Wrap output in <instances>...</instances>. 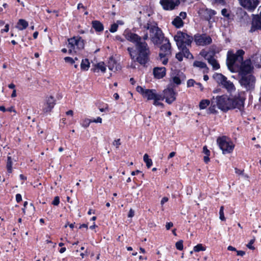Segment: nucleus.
Segmentation results:
<instances>
[{
    "instance_id": "23",
    "label": "nucleus",
    "mask_w": 261,
    "mask_h": 261,
    "mask_svg": "<svg viewBox=\"0 0 261 261\" xmlns=\"http://www.w3.org/2000/svg\"><path fill=\"white\" fill-rule=\"evenodd\" d=\"M29 25L28 22L23 19H20L18 20L17 25L16 28L19 30H23L25 29Z\"/></svg>"
},
{
    "instance_id": "60",
    "label": "nucleus",
    "mask_w": 261,
    "mask_h": 261,
    "mask_svg": "<svg viewBox=\"0 0 261 261\" xmlns=\"http://www.w3.org/2000/svg\"><path fill=\"white\" fill-rule=\"evenodd\" d=\"M215 2L217 3H219L220 4H224V0H213Z\"/></svg>"
},
{
    "instance_id": "4",
    "label": "nucleus",
    "mask_w": 261,
    "mask_h": 261,
    "mask_svg": "<svg viewBox=\"0 0 261 261\" xmlns=\"http://www.w3.org/2000/svg\"><path fill=\"white\" fill-rule=\"evenodd\" d=\"M141 27L144 31H149L150 39L154 44L161 43L163 34L156 22L149 20L146 23L141 25Z\"/></svg>"
},
{
    "instance_id": "10",
    "label": "nucleus",
    "mask_w": 261,
    "mask_h": 261,
    "mask_svg": "<svg viewBox=\"0 0 261 261\" xmlns=\"http://www.w3.org/2000/svg\"><path fill=\"white\" fill-rule=\"evenodd\" d=\"M194 41L198 45L204 46L211 44L212 39L206 34H196L194 36Z\"/></svg>"
},
{
    "instance_id": "8",
    "label": "nucleus",
    "mask_w": 261,
    "mask_h": 261,
    "mask_svg": "<svg viewBox=\"0 0 261 261\" xmlns=\"http://www.w3.org/2000/svg\"><path fill=\"white\" fill-rule=\"evenodd\" d=\"M178 48L190 45L193 41V37L181 32H178L174 37Z\"/></svg>"
},
{
    "instance_id": "61",
    "label": "nucleus",
    "mask_w": 261,
    "mask_h": 261,
    "mask_svg": "<svg viewBox=\"0 0 261 261\" xmlns=\"http://www.w3.org/2000/svg\"><path fill=\"white\" fill-rule=\"evenodd\" d=\"M235 172L238 174H242L243 173V171L239 170L238 169H237V168L235 169Z\"/></svg>"
},
{
    "instance_id": "29",
    "label": "nucleus",
    "mask_w": 261,
    "mask_h": 261,
    "mask_svg": "<svg viewBox=\"0 0 261 261\" xmlns=\"http://www.w3.org/2000/svg\"><path fill=\"white\" fill-rule=\"evenodd\" d=\"M90 67V62L87 59H83L81 64V68L82 70L87 71Z\"/></svg>"
},
{
    "instance_id": "58",
    "label": "nucleus",
    "mask_w": 261,
    "mask_h": 261,
    "mask_svg": "<svg viewBox=\"0 0 261 261\" xmlns=\"http://www.w3.org/2000/svg\"><path fill=\"white\" fill-rule=\"evenodd\" d=\"M227 249L229 251H237L236 249L232 246H229L227 247Z\"/></svg>"
},
{
    "instance_id": "3",
    "label": "nucleus",
    "mask_w": 261,
    "mask_h": 261,
    "mask_svg": "<svg viewBox=\"0 0 261 261\" xmlns=\"http://www.w3.org/2000/svg\"><path fill=\"white\" fill-rule=\"evenodd\" d=\"M216 103L218 108L223 111L236 108L242 110L244 99L240 96L229 98L227 95H222L216 97Z\"/></svg>"
},
{
    "instance_id": "9",
    "label": "nucleus",
    "mask_w": 261,
    "mask_h": 261,
    "mask_svg": "<svg viewBox=\"0 0 261 261\" xmlns=\"http://www.w3.org/2000/svg\"><path fill=\"white\" fill-rule=\"evenodd\" d=\"M239 80L241 86L247 90H252L254 88L255 78L252 74L242 75Z\"/></svg>"
},
{
    "instance_id": "39",
    "label": "nucleus",
    "mask_w": 261,
    "mask_h": 261,
    "mask_svg": "<svg viewBox=\"0 0 261 261\" xmlns=\"http://www.w3.org/2000/svg\"><path fill=\"white\" fill-rule=\"evenodd\" d=\"M65 62L73 64L74 63V60L71 57H66L64 58Z\"/></svg>"
},
{
    "instance_id": "1",
    "label": "nucleus",
    "mask_w": 261,
    "mask_h": 261,
    "mask_svg": "<svg viewBox=\"0 0 261 261\" xmlns=\"http://www.w3.org/2000/svg\"><path fill=\"white\" fill-rule=\"evenodd\" d=\"M123 35L126 40L136 44V49L132 47L127 48L132 60L134 62H138L141 65L145 64L148 61L150 54L149 47L145 41L148 38L147 33H145L141 38L137 34L126 30L124 31Z\"/></svg>"
},
{
    "instance_id": "12",
    "label": "nucleus",
    "mask_w": 261,
    "mask_h": 261,
    "mask_svg": "<svg viewBox=\"0 0 261 261\" xmlns=\"http://www.w3.org/2000/svg\"><path fill=\"white\" fill-rule=\"evenodd\" d=\"M201 55L207 61L208 63L212 66L215 70H218L220 66L217 60L214 57V54H210L206 51H202Z\"/></svg>"
},
{
    "instance_id": "41",
    "label": "nucleus",
    "mask_w": 261,
    "mask_h": 261,
    "mask_svg": "<svg viewBox=\"0 0 261 261\" xmlns=\"http://www.w3.org/2000/svg\"><path fill=\"white\" fill-rule=\"evenodd\" d=\"M196 83L195 82V81L194 80H193V79L189 80L187 81V86L188 87H193L194 86L195 84L196 85Z\"/></svg>"
},
{
    "instance_id": "35",
    "label": "nucleus",
    "mask_w": 261,
    "mask_h": 261,
    "mask_svg": "<svg viewBox=\"0 0 261 261\" xmlns=\"http://www.w3.org/2000/svg\"><path fill=\"white\" fill-rule=\"evenodd\" d=\"M91 123H92L91 119L85 118L83 120L81 125L83 127L87 128L89 126Z\"/></svg>"
},
{
    "instance_id": "50",
    "label": "nucleus",
    "mask_w": 261,
    "mask_h": 261,
    "mask_svg": "<svg viewBox=\"0 0 261 261\" xmlns=\"http://www.w3.org/2000/svg\"><path fill=\"white\" fill-rule=\"evenodd\" d=\"M187 16V14L186 12H180V14H179V16H178V17H180L181 18V20L182 19H184L186 18Z\"/></svg>"
},
{
    "instance_id": "51",
    "label": "nucleus",
    "mask_w": 261,
    "mask_h": 261,
    "mask_svg": "<svg viewBox=\"0 0 261 261\" xmlns=\"http://www.w3.org/2000/svg\"><path fill=\"white\" fill-rule=\"evenodd\" d=\"M173 225L172 222H168L166 224V228L167 230H169L171 227H172Z\"/></svg>"
},
{
    "instance_id": "59",
    "label": "nucleus",
    "mask_w": 261,
    "mask_h": 261,
    "mask_svg": "<svg viewBox=\"0 0 261 261\" xmlns=\"http://www.w3.org/2000/svg\"><path fill=\"white\" fill-rule=\"evenodd\" d=\"M208 156L209 155H205V156H204L203 160L206 163H208L210 161V158H208Z\"/></svg>"
},
{
    "instance_id": "6",
    "label": "nucleus",
    "mask_w": 261,
    "mask_h": 261,
    "mask_svg": "<svg viewBox=\"0 0 261 261\" xmlns=\"http://www.w3.org/2000/svg\"><path fill=\"white\" fill-rule=\"evenodd\" d=\"M67 46L69 54H76L84 48V41L80 36L73 37L68 39Z\"/></svg>"
},
{
    "instance_id": "28",
    "label": "nucleus",
    "mask_w": 261,
    "mask_h": 261,
    "mask_svg": "<svg viewBox=\"0 0 261 261\" xmlns=\"http://www.w3.org/2000/svg\"><path fill=\"white\" fill-rule=\"evenodd\" d=\"M96 68L93 69L94 72H98L99 70L102 72H105L106 70V67L105 63L102 62H99L95 65Z\"/></svg>"
},
{
    "instance_id": "32",
    "label": "nucleus",
    "mask_w": 261,
    "mask_h": 261,
    "mask_svg": "<svg viewBox=\"0 0 261 261\" xmlns=\"http://www.w3.org/2000/svg\"><path fill=\"white\" fill-rule=\"evenodd\" d=\"M143 161L146 163V166L148 168H149L152 166V160L149 158V156L146 153L144 155Z\"/></svg>"
},
{
    "instance_id": "56",
    "label": "nucleus",
    "mask_w": 261,
    "mask_h": 261,
    "mask_svg": "<svg viewBox=\"0 0 261 261\" xmlns=\"http://www.w3.org/2000/svg\"><path fill=\"white\" fill-rule=\"evenodd\" d=\"M161 60H162L163 64L164 65H166L168 62V59L165 57L161 58Z\"/></svg>"
},
{
    "instance_id": "22",
    "label": "nucleus",
    "mask_w": 261,
    "mask_h": 261,
    "mask_svg": "<svg viewBox=\"0 0 261 261\" xmlns=\"http://www.w3.org/2000/svg\"><path fill=\"white\" fill-rule=\"evenodd\" d=\"M193 66L196 67L203 69V73H207L208 72L209 68L207 67L206 64L203 62L195 61L193 63Z\"/></svg>"
},
{
    "instance_id": "47",
    "label": "nucleus",
    "mask_w": 261,
    "mask_h": 261,
    "mask_svg": "<svg viewBox=\"0 0 261 261\" xmlns=\"http://www.w3.org/2000/svg\"><path fill=\"white\" fill-rule=\"evenodd\" d=\"M208 113L212 114L215 113L216 112V110L215 109V106H211L208 108Z\"/></svg>"
},
{
    "instance_id": "64",
    "label": "nucleus",
    "mask_w": 261,
    "mask_h": 261,
    "mask_svg": "<svg viewBox=\"0 0 261 261\" xmlns=\"http://www.w3.org/2000/svg\"><path fill=\"white\" fill-rule=\"evenodd\" d=\"M8 87L10 89H15V85L14 84H10L8 85Z\"/></svg>"
},
{
    "instance_id": "38",
    "label": "nucleus",
    "mask_w": 261,
    "mask_h": 261,
    "mask_svg": "<svg viewBox=\"0 0 261 261\" xmlns=\"http://www.w3.org/2000/svg\"><path fill=\"white\" fill-rule=\"evenodd\" d=\"M118 27V24L117 23H113L111 25L109 30L111 33H114L117 31Z\"/></svg>"
},
{
    "instance_id": "34",
    "label": "nucleus",
    "mask_w": 261,
    "mask_h": 261,
    "mask_svg": "<svg viewBox=\"0 0 261 261\" xmlns=\"http://www.w3.org/2000/svg\"><path fill=\"white\" fill-rule=\"evenodd\" d=\"M193 250L195 252H199L200 251H205V248L204 247H203L201 244H198L194 247Z\"/></svg>"
},
{
    "instance_id": "21",
    "label": "nucleus",
    "mask_w": 261,
    "mask_h": 261,
    "mask_svg": "<svg viewBox=\"0 0 261 261\" xmlns=\"http://www.w3.org/2000/svg\"><path fill=\"white\" fill-rule=\"evenodd\" d=\"M184 76L182 73H179L176 75H172L170 82L171 83L175 84L177 85H179L181 84V79H184Z\"/></svg>"
},
{
    "instance_id": "57",
    "label": "nucleus",
    "mask_w": 261,
    "mask_h": 261,
    "mask_svg": "<svg viewBox=\"0 0 261 261\" xmlns=\"http://www.w3.org/2000/svg\"><path fill=\"white\" fill-rule=\"evenodd\" d=\"M196 85L197 86L198 88H199L201 91H202L203 90V87L201 83H196Z\"/></svg>"
},
{
    "instance_id": "55",
    "label": "nucleus",
    "mask_w": 261,
    "mask_h": 261,
    "mask_svg": "<svg viewBox=\"0 0 261 261\" xmlns=\"http://www.w3.org/2000/svg\"><path fill=\"white\" fill-rule=\"evenodd\" d=\"M236 252L237 253V255H239V256H243L245 254V252L243 251H241V250L237 251V250Z\"/></svg>"
},
{
    "instance_id": "13",
    "label": "nucleus",
    "mask_w": 261,
    "mask_h": 261,
    "mask_svg": "<svg viewBox=\"0 0 261 261\" xmlns=\"http://www.w3.org/2000/svg\"><path fill=\"white\" fill-rule=\"evenodd\" d=\"M176 93L174 90L171 88L168 87L163 91L162 97L165 99L166 102L168 104L172 103L176 99Z\"/></svg>"
},
{
    "instance_id": "40",
    "label": "nucleus",
    "mask_w": 261,
    "mask_h": 261,
    "mask_svg": "<svg viewBox=\"0 0 261 261\" xmlns=\"http://www.w3.org/2000/svg\"><path fill=\"white\" fill-rule=\"evenodd\" d=\"M254 242H255V239H253L251 240L250 241L249 243L247 245V247L250 249L254 250V246H252V244L254 243Z\"/></svg>"
},
{
    "instance_id": "17",
    "label": "nucleus",
    "mask_w": 261,
    "mask_h": 261,
    "mask_svg": "<svg viewBox=\"0 0 261 261\" xmlns=\"http://www.w3.org/2000/svg\"><path fill=\"white\" fill-rule=\"evenodd\" d=\"M55 105V100L51 96L47 97L43 107V112L45 113L51 112Z\"/></svg>"
},
{
    "instance_id": "24",
    "label": "nucleus",
    "mask_w": 261,
    "mask_h": 261,
    "mask_svg": "<svg viewBox=\"0 0 261 261\" xmlns=\"http://www.w3.org/2000/svg\"><path fill=\"white\" fill-rule=\"evenodd\" d=\"M222 85L228 91L231 92L235 90V87L233 84L231 82L227 81V78Z\"/></svg>"
},
{
    "instance_id": "11",
    "label": "nucleus",
    "mask_w": 261,
    "mask_h": 261,
    "mask_svg": "<svg viewBox=\"0 0 261 261\" xmlns=\"http://www.w3.org/2000/svg\"><path fill=\"white\" fill-rule=\"evenodd\" d=\"M240 5L249 11H254L259 5V0H238Z\"/></svg>"
},
{
    "instance_id": "7",
    "label": "nucleus",
    "mask_w": 261,
    "mask_h": 261,
    "mask_svg": "<svg viewBox=\"0 0 261 261\" xmlns=\"http://www.w3.org/2000/svg\"><path fill=\"white\" fill-rule=\"evenodd\" d=\"M217 143L222 151L223 154H224L232 152L234 148V144L233 142L230 138L226 136L218 138L217 140Z\"/></svg>"
},
{
    "instance_id": "5",
    "label": "nucleus",
    "mask_w": 261,
    "mask_h": 261,
    "mask_svg": "<svg viewBox=\"0 0 261 261\" xmlns=\"http://www.w3.org/2000/svg\"><path fill=\"white\" fill-rule=\"evenodd\" d=\"M136 90L142 95L143 98H146L148 100H153V104L154 106L164 107L163 103L160 101L163 100L164 97H162V94L156 93L155 89H145L138 86L136 88Z\"/></svg>"
},
{
    "instance_id": "30",
    "label": "nucleus",
    "mask_w": 261,
    "mask_h": 261,
    "mask_svg": "<svg viewBox=\"0 0 261 261\" xmlns=\"http://www.w3.org/2000/svg\"><path fill=\"white\" fill-rule=\"evenodd\" d=\"M210 104V101L208 99H202L199 102V107L200 110H203L207 108Z\"/></svg>"
},
{
    "instance_id": "15",
    "label": "nucleus",
    "mask_w": 261,
    "mask_h": 261,
    "mask_svg": "<svg viewBox=\"0 0 261 261\" xmlns=\"http://www.w3.org/2000/svg\"><path fill=\"white\" fill-rule=\"evenodd\" d=\"M171 55V44L168 40L166 39L160 47L159 54L160 58L168 57Z\"/></svg>"
},
{
    "instance_id": "44",
    "label": "nucleus",
    "mask_w": 261,
    "mask_h": 261,
    "mask_svg": "<svg viewBox=\"0 0 261 261\" xmlns=\"http://www.w3.org/2000/svg\"><path fill=\"white\" fill-rule=\"evenodd\" d=\"M183 54L181 53V51L176 54V58L179 61H181L183 59Z\"/></svg>"
},
{
    "instance_id": "46",
    "label": "nucleus",
    "mask_w": 261,
    "mask_h": 261,
    "mask_svg": "<svg viewBox=\"0 0 261 261\" xmlns=\"http://www.w3.org/2000/svg\"><path fill=\"white\" fill-rule=\"evenodd\" d=\"M60 203V199L58 196L55 197L54 200L52 202V204L55 205H58Z\"/></svg>"
},
{
    "instance_id": "36",
    "label": "nucleus",
    "mask_w": 261,
    "mask_h": 261,
    "mask_svg": "<svg viewBox=\"0 0 261 261\" xmlns=\"http://www.w3.org/2000/svg\"><path fill=\"white\" fill-rule=\"evenodd\" d=\"M175 246L177 249L182 250L183 249V241L180 240L177 242L175 244Z\"/></svg>"
},
{
    "instance_id": "37",
    "label": "nucleus",
    "mask_w": 261,
    "mask_h": 261,
    "mask_svg": "<svg viewBox=\"0 0 261 261\" xmlns=\"http://www.w3.org/2000/svg\"><path fill=\"white\" fill-rule=\"evenodd\" d=\"M224 207L221 206L220 209L219 214H220V219L222 221H224L225 220V218L224 214Z\"/></svg>"
},
{
    "instance_id": "19",
    "label": "nucleus",
    "mask_w": 261,
    "mask_h": 261,
    "mask_svg": "<svg viewBox=\"0 0 261 261\" xmlns=\"http://www.w3.org/2000/svg\"><path fill=\"white\" fill-rule=\"evenodd\" d=\"M200 13L205 19L210 20L213 16L216 15V12L215 10L205 9L201 10Z\"/></svg>"
},
{
    "instance_id": "2",
    "label": "nucleus",
    "mask_w": 261,
    "mask_h": 261,
    "mask_svg": "<svg viewBox=\"0 0 261 261\" xmlns=\"http://www.w3.org/2000/svg\"><path fill=\"white\" fill-rule=\"evenodd\" d=\"M244 51L242 49L238 50L236 54H234L231 50L227 53V65L230 70H232L234 67L239 66V63H241L238 72L239 75L251 74L253 70L251 60L247 59L243 61Z\"/></svg>"
},
{
    "instance_id": "43",
    "label": "nucleus",
    "mask_w": 261,
    "mask_h": 261,
    "mask_svg": "<svg viewBox=\"0 0 261 261\" xmlns=\"http://www.w3.org/2000/svg\"><path fill=\"white\" fill-rule=\"evenodd\" d=\"M221 14L223 16L226 17H229V14L228 12V11L226 9H223L221 11Z\"/></svg>"
},
{
    "instance_id": "52",
    "label": "nucleus",
    "mask_w": 261,
    "mask_h": 261,
    "mask_svg": "<svg viewBox=\"0 0 261 261\" xmlns=\"http://www.w3.org/2000/svg\"><path fill=\"white\" fill-rule=\"evenodd\" d=\"M21 195L20 194H17L16 195V200L17 202L21 201Z\"/></svg>"
},
{
    "instance_id": "53",
    "label": "nucleus",
    "mask_w": 261,
    "mask_h": 261,
    "mask_svg": "<svg viewBox=\"0 0 261 261\" xmlns=\"http://www.w3.org/2000/svg\"><path fill=\"white\" fill-rule=\"evenodd\" d=\"M134 216V211L132 209H130L129 211V213L128 215V217L129 218H132Z\"/></svg>"
},
{
    "instance_id": "25",
    "label": "nucleus",
    "mask_w": 261,
    "mask_h": 261,
    "mask_svg": "<svg viewBox=\"0 0 261 261\" xmlns=\"http://www.w3.org/2000/svg\"><path fill=\"white\" fill-rule=\"evenodd\" d=\"M214 79L219 84L222 85L226 77L221 73H216L213 75Z\"/></svg>"
},
{
    "instance_id": "48",
    "label": "nucleus",
    "mask_w": 261,
    "mask_h": 261,
    "mask_svg": "<svg viewBox=\"0 0 261 261\" xmlns=\"http://www.w3.org/2000/svg\"><path fill=\"white\" fill-rule=\"evenodd\" d=\"M203 152L206 155H210V152L207 149L206 146H204L203 147Z\"/></svg>"
},
{
    "instance_id": "14",
    "label": "nucleus",
    "mask_w": 261,
    "mask_h": 261,
    "mask_svg": "<svg viewBox=\"0 0 261 261\" xmlns=\"http://www.w3.org/2000/svg\"><path fill=\"white\" fill-rule=\"evenodd\" d=\"M160 4L165 10L171 11L179 4V0H160Z\"/></svg>"
},
{
    "instance_id": "62",
    "label": "nucleus",
    "mask_w": 261,
    "mask_h": 261,
    "mask_svg": "<svg viewBox=\"0 0 261 261\" xmlns=\"http://www.w3.org/2000/svg\"><path fill=\"white\" fill-rule=\"evenodd\" d=\"M16 96V90L15 89H14L13 90V92L11 94V97L12 98H13V97H15Z\"/></svg>"
},
{
    "instance_id": "45",
    "label": "nucleus",
    "mask_w": 261,
    "mask_h": 261,
    "mask_svg": "<svg viewBox=\"0 0 261 261\" xmlns=\"http://www.w3.org/2000/svg\"><path fill=\"white\" fill-rule=\"evenodd\" d=\"M92 122L96 123H102V118L100 117H98L96 118L93 119L91 120Z\"/></svg>"
},
{
    "instance_id": "20",
    "label": "nucleus",
    "mask_w": 261,
    "mask_h": 261,
    "mask_svg": "<svg viewBox=\"0 0 261 261\" xmlns=\"http://www.w3.org/2000/svg\"><path fill=\"white\" fill-rule=\"evenodd\" d=\"M108 66L110 70L114 72L120 69L119 65L117 63L116 61L113 58H110L109 59Z\"/></svg>"
},
{
    "instance_id": "26",
    "label": "nucleus",
    "mask_w": 261,
    "mask_h": 261,
    "mask_svg": "<svg viewBox=\"0 0 261 261\" xmlns=\"http://www.w3.org/2000/svg\"><path fill=\"white\" fill-rule=\"evenodd\" d=\"M92 27L96 32H102L103 30L102 24L99 21L94 20L92 22Z\"/></svg>"
},
{
    "instance_id": "42",
    "label": "nucleus",
    "mask_w": 261,
    "mask_h": 261,
    "mask_svg": "<svg viewBox=\"0 0 261 261\" xmlns=\"http://www.w3.org/2000/svg\"><path fill=\"white\" fill-rule=\"evenodd\" d=\"M113 144L114 146H116L117 148H118L121 144L120 139H118L117 140H114V141L113 142Z\"/></svg>"
},
{
    "instance_id": "54",
    "label": "nucleus",
    "mask_w": 261,
    "mask_h": 261,
    "mask_svg": "<svg viewBox=\"0 0 261 261\" xmlns=\"http://www.w3.org/2000/svg\"><path fill=\"white\" fill-rule=\"evenodd\" d=\"M9 24H7L5 25V28L1 30V32L2 33L4 32H7L9 31Z\"/></svg>"
},
{
    "instance_id": "49",
    "label": "nucleus",
    "mask_w": 261,
    "mask_h": 261,
    "mask_svg": "<svg viewBox=\"0 0 261 261\" xmlns=\"http://www.w3.org/2000/svg\"><path fill=\"white\" fill-rule=\"evenodd\" d=\"M168 201V197H163V198L162 199V200H161V204L162 205H163V204H164L165 203L167 202Z\"/></svg>"
},
{
    "instance_id": "27",
    "label": "nucleus",
    "mask_w": 261,
    "mask_h": 261,
    "mask_svg": "<svg viewBox=\"0 0 261 261\" xmlns=\"http://www.w3.org/2000/svg\"><path fill=\"white\" fill-rule=\"evenodd\" d=\"M172 24L176 28H179L183 26L184 22L181 17L177 16L172 21Z\"/></svg>"
},
{
    "instance_id": "31",
    "label": "nucleus",
    "mask_w": 261,
    "mask_h": 261,
    "mask_svg": "<svg viewBox=\"0 0 261 261\" xmlns=\"http://www.w3.org/2000/svg\"><path fill=\"white\" fill-rule=\"evenodd\" d=\"M179 48L181 49V51L185 57L187 58H192V54L190 53L189 49H187L186 46H183L182 47Z\"/></svg>"
},
{
    "instance_id": "18",
    "label": "nucleus",
    "mask_w": 261,
    "mask_h": 261,
    "mask_svg": "<svg viewBox=\"0 0 261 261\" xmlns=\"http://www.w3.org/2000/svg\"><path fill=\"white\" fill-rule=\"evenodd\" d=\"M153 75L155 78L160 79L164 77L166 75V68L162 67H155L153 69Z\"/></svg>"
},
{
    "instance_id": "33",
    "label": "nucleus",
    "mask_w": 261,
    "mask_h": 261,
    "mask_svg": "<svg viewBox=\"0 0 261 261\" xmlns=\"http://www.w3.org/2000/svg\"><path fill=\"white\" fill-rule=\"evenodd\" d=\"M12 161L10 156H8L7 162V169L8 173H11L12 172Z\"/></svg>"
},
{
    "instance_id": "63",
    "label": "nucleus",
    "mask_w": 261,
    "mask_h": 261,
    "mask_svg": "<svg viewBox=\"0 0 261 261\" xmlns=\"http://www.w3.org/2000/svg\"><path fill=\"white\" fill-rule=\"evenodd\" d=\"M175 152H171V153H170V154L168 156V159L173 158V156H175Z\"/></svg>"
},
{
    "instance_id": "16",
    "label": "nucleus",
    "mask_w": 261,
    "mask_h": 261,
    "mask_svg": "<svg viewBox=\"0 0 261 261\" xmlns=\"http://www.w3.org/2000/svg\"><path fill=\"white\" fill-rule=\"evenodd\" d=\"M259 14L253 15L250 32H253L257 30H261V6L259 7Z\"/></svg>"
}]
</instances>
